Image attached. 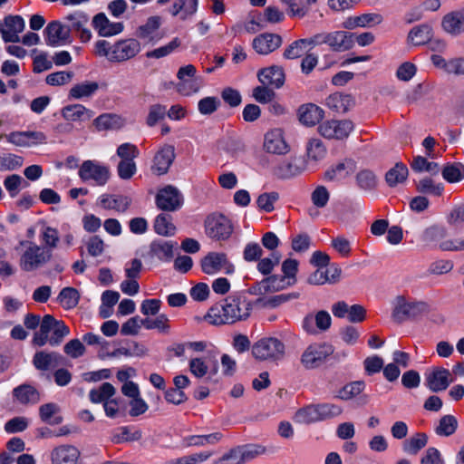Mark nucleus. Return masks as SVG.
I'll return each instance as SVG.
<instances>
[{"label": "nucleus", "instance_id": "nucleus-42", "mask_svg": "<svg viewBox=\"0 0 464 464\" xmlns=\"http://www.w3.org/2000/svg\"><path fill=\"white\" fill-rule=\"evenodd\" d=\"M93 123L98 130H117L123 126L121 116L110 113L100 115Z\"/></svg>", "mask_w": 464, "mask_h": 464}, {"label": "nucleus", "instance_id": "nucleus-55", "mask_svg": "<svg viewBox=\"0 0 464 464\" xmlns=\"http://www.w3.org/2000/svg\"><path fill=\"white\" fill-rule=\"evenodd\" d=\"M441 174L450 183L459 182L464 178V166L459 163L448 164L442 169Z\"/></svg>", "mask_w": 464, "mask_h": 464}, {"label": "nucleus", "instance_id": "nucleus-10", "mask_svg": "<svg viewBox=\"0 0 464 464\" xmlns=\"http://www.w3.org/2000/svg\"><path fill=\"white\" fill-rule=\"evenodd\" d=\"M229 324L246 320L252 309L251 303L244 296H228L224 300Z\"/></svg>", "mask_w": 464, "mask_h": 464}, {"label": "nucleus", "instance_id": "nucleus-52", "mask_svg": "<svg viewBox=\"0 0 464 464\" xmlns=\"http://www.w3.org/2000/svg\"><path fill=\"white\" fill-rule=\"evenodd\" d=\"M411 167L414 171L417 172L427 171L433 175H437L440 172V167L438 163L428 161V160L422 156L414 157L411 163Z\"/></svg>", "mask_w": 464, "mask_h": 464}, {"label": "nucleus", "instance_id": "nucleus-63", "mask_svg": "<svg viewBox=\"0 0 464 464\" xmlns=\"http://www.w3.org/2000/svg\"><path fill=\"white\" fill-rule=\"evenodd\" d=\"M320 421L337 417L342 414L343 408L333 403L316 404Z\"/></svg>", "mask_w": 464, "mask_h": 464}, {"label": "nucleus", "instance_id": "nucleus-14", "mask_svg": "<svg viewBox=\"0 0 464 464\" xmlns=\"http://www.w3.org/2000/svg\"><path fill=\"white\" fill-rule=\"evenodd\" d=\"M158 208L165 211H175L183 204V197L179 190L173 186H166L156 196Z\"/></svg>", "mask_w": 464, "mask_h": 464}, {"label": "nucleus", "instance_id": "nucleus-18", "mask_svg": "<svg viewBox=\"0 0 464 464\" xmlns=\"http://www.w3.org/2000/svg\"><path fill=\"white\" fill-rule=\"evenodd\" d=\"M452 382L450 370L442 367L434 368L426 376V385L433 392L445 391Z\"/></svg>", "mask_w": 464, "mask_h": 464}, {"label": "nucleus", "instance_id": "nucleus-8", "mask_svg": "<svg viewBox=\"0 0 464 464\" xmlns=\"http://www.w3.org/2000/svg\"><path fill=\"white\" fill-rule=\"evenodd\" d=\"M205 231L212 239L226 240L233 232V226L226 216L212 214L205 220Z\"/></svg>", "mask_w": 464, "mask_h": 464}, {"label": "nucleus", "instance_id": "nucleus-64", "mask_svg": "<svg viewBox=\"0 0 464 464\" xmlns=\"http://www.w3.org/2000/svg\"><path fill=\"white\" fill-rule=\"evenodd\" d=\"M447 221L455 230L464 229V206L454 208L450 212Z\"/></svg>", "mask_w": 464, "mask_h": 464}, {"label": "nucleus", "instance_id": "nucleus-5", "mask_svg": "<svg viewBox=\"0 0 464 464\" xmlns=\"http://www.w3.org/2000/svg\"><path fill=\"white\" fill-rule=\"evenodd\" d=\"M285 344L276 337H265L252 346V354L258 361L279 362L285 356Z\"/></svg>", "mask_w": 464, "mask_h": 464}, {"label": "nucleus", "instance_id": "nucleus-28", "mask_svg": "<svg viewBox=\"0 0 464 464\" xmlns=\"http://www.w3.org/2000/svg\"><path fill=\"white\" fill-rule=\"evenodd\" d=\"M257 77L262 84L276 89L284 85L285 79L283 68L277 65H272L260 70L257 73Z\"/></svg>", "mask_w": 464, "mask_h": 464}, {"label": "nucleus", "instance_id": "nucleus-11", "mask_svg": "<svg viewBox=\"0 0 464 464\" xmlns=\"http://www.w3.org/2000/svg\"><path fill=\"white\" fill-rule=\"evenodd\" d=\"M51 464H82V453L73 444L63 443L50 451Z\"/></svg>", "mask_w": 464, "mask_h": 464}, {"label": "nucleus", "instance_id": "nucleus-56", "mask_svg": "<svg viewBox=\"0 0 464 464\" xmlns=\"http://www.w3.org/2000/svg\"><path fill=\"white\" fill-rule=\"evenodd\" d=\"M416 189L422 194L440 196L443 186L442 184H436L430 178H423L416 183Z\"/></svg>", "mask_w": 464, "mask_h": 464}, {"label": "nucleus", "instance_id": "nucleus-39", "mask_svg": "<svg viewBox=\"0 0 464 464\" xmlns=\"http://www.w3.org/2000/svg\"><path fill=\"white\" fill-rule=\"evenodd\" d=\"M174 243L172 241L159 239L151 242L150 254L161 261H169L173 256Z\"/></svg>", "mask_w": 464, "mask_h": 464}, {"label": "nucleus", "instance_id": "nucleus-34", "mask_svg": "<svg viewBox=\"0 0 464 464\" xmlns=\"http://www.w3.org/2000/svg\"><path fill=\"white\" fill-rule=\"evenodd\" d=\"M61 358L57 353L41 351L34 355L33 364L37 370L49 371L60 365Z\"/></svg>", "mask_w": 464, "mask_h": 464}, {"label": "nucleus", "instance_id": "nucleus-45", "mask_svg": "<svg viewBox=\"0 0 464 464\" xmlns=\"http://www.w3.org/2000/svg\"><path fill=\"white\" fill-rule=\"evenodd\" d=\"M59 411L60 408L57 404L50 402L40 406L39 415L44 422L51 425H57L63 421V417L57 415Z\"/></svg>", "mask_w": 464, "mask_h": 464}, {"label": "nucleus", "instance_id": "nucleus-21", "mask_svg": "<svg viewBox=\"0 0 464 464\" xmlns=\"http://www.w3.org/2000/svg\"><path fill=\"white\" fill-rule=\"evenodd\" d=\"M264 150L271 154H285L289 150L283 130L274 129L266 132L264 139Z\"/></svg>", "mask_w": 464, "mask_h": 464}, {"label": "nucleus", "instance_id": "nucleus-24", "mask_svg": "<svg viewBox=\"0 0 464 464\" xmlns=\"http://www.w3.org/2000/svg\"><path fill=\"white\" fill-rule=\"evenodd\" d=\"M442 30L452 35L458 36L464 33V9L451 11L441 19Z\"/></svg>", "mask_w": 464, "mask_h": 464}, {"label": "nucleus", "instance_id": "nucleus-17", "mask_svg": "<svg viewBox=\"0 0 464 464\" xmlns=\"http://www.w3.org/2000/svg\"><path fill=\"white\" fill-rule=\"evenodd\" d=\"M448 231L440 225H432L426 227L420 236L421 241L429 246L438 247L441 251H452L450 248H444L447 242H454V239H447Z\"/></svg>", "mask_w": 464, "mask_h": 464}, {"label": "nucleus", "instance_id": "nucleus-12", "mask_svg": "<svg viewBox=\"0 0 464 464\" xmlns=\"http://www.w3.org/2000/svg\"><path fill=\"white\" fill-rule=\"evenodd\" d=\"M353 130V123L348 120L325 121L318 126L319 133L325 139L344 140Z\"/></svg>", "mask_w": 464, "mask_h": 464}, {"label": "nucleus", "instance_id": "nucleus-43", "mask_svg": "<svg viewBox=\"0 0 464 464\" xmlns=\"http://www.w3.org/2000/svg\"><path fill=\"white\" fill-rule=\"evenodd\" d=\"M205 320L212 325L229 324L224 302L213 305L205 315Z\"/></svg>", "mask_w": 464, "mask_h": 464}, {"label": "nucleus", "instance_id": "nucleus-41", "mask_svg": "<svg viewBox=\"0 0 464 464\" xmlns=\"http://www.w3.org/2000/svg\"><path fill=\"white\" fill-rule=\"evenodd\" d=\"M116 393V389L110 382H103L99 388L92 389L89 392V399L92 403L104 404Z\"/></svg>", "mask_w": 464, "mask_h": 464}, {"label": "nucleus", "instance_id": "nucleus-7", "mask_svg": "<svg viewBox=\"0 0 464 464\" xmlns=\"http://www.w3.org/2000/svg\"><path fill=\"white\" fill-rule=\"evenodd\" d=\"M265 452L259 445H245L232 448L212 464H243Z\"/></svg>", "mask_w": 464, "mask_h": 464}, {"label": "nucleus", "instance_id": "nucleus-37", "mask_svg": "<svg viewBox=\"0 0 464 464\" xmlns=\"http://www.w3.org/2000/svg\"><path fill=\"white\" fill-rule=\"evenodd\" d=\"M355 169L356 165L353 160H344L329 169L325 172L324 177L326 179L331 181L341 180L353 174Z\"/></svg>", "mask_w": 464, "mask_h": 464}, {"label": "nucleus", "instance_id": "nucleus-46", "mask_svg": "<svg viewBox=\"0 0 464 464\" xmlns=\"http://www.w3.org/2000/svg\"><path fill=\"white\" fill-rule=\"evenodd\" d=\"M223 438L221 432H214L208 435H192L183 439L185 447L204 446L205 444H216Z\"/></svg>", "mask_w": 464, "mask_h": 464}, {"label": "nucleus", "instance_id": "nucleus-6", "mask_svg": "<svg viewBox=\"0 0 464 464\" xmlns=\"http://www.w3.org/2000/svg\"><path fill=\"white\" fill-rule=\"evenodd\" d=\"M28 246L23 253L20 258V267L26 272H31L38 269L52 258V252L50 249L38 246L36 244L27 242Z\"/></svg>", "mask_w": 464, "mask_h": 464}, {"label": "nucleus", "instance_id": "nucleus-53", "mask_svg": "<svg viewBox=\"0 0 464 464\" xmlns=\"http://www.w3.org/2000/svg\"><path fill=\"white\" fill-rule=\"evenodd\" d=\"M181 44L179 38H173L168 44L146 53L147 58L160 59L168 56L176 51Z\"/></svg>", "mask_w": 464, "mask_h": 464}, {"label": "nucleus", "instance_id": "nucleus-2", "mask_svg": "<svg viewBox=\"0 0 464 464\" xmlns=\"http://www.w3.org/2000/svg\"><path fill=\"white\" fill-rule=\"evenodd\" d=\"M392 318L394 322L399 324L407 320L416 319L430 312L429 303L415 300L404 295L395 296L392 302Z\"/></svg>", "mask_w": 464, "mask_h": 464}, {"label": "nucleus", "instance_id": "nucleus-60", "mask_svg": "<svg viewBox=\"0 0 464 464\" xmlns=\"http://www.w3.org/2000/svg\"><path fill=\"white\" fill-rule=\"evenodd\" d=\"M167 114V108L162 104H152L149 107L146 123L149 127L155 126L162 121Z\"/></svg>", "mask_w": 464, "mask_h": 464}, {"label": "nucleus", "instance_id": "nucleus-19", "mask_svg": "<svg viewBox=\"0 0 464 464\" xmlns=\"http://www.w3.org/2000/svg\"><path fill=\"white\" fill-rule=\"evenodd\" d=\"M6 140L15 146L31 147L46 142V135L43 131H13L5 136Z\"/></svg>", "mask_w": 464, "mask_h": 464}, {"label": "nucleus", "instance_id": "nucleus-27", "mask_svg": "<svg viewBox=\"0 0 464 464\" xmlns=\"http://www.w3.org/2000/svg\"><path fill=\"white\" fill-rule=\"evenodd\" d=\"M14 401L28 406L37 404L41 401L40 392L31 384H21L12 392Z\"/></svg>", "mask_w": 464, "mask_h": 464}, {"label": "nucleus", "instance_id": "nucleus-26", "mask_svg": "<svg viewBox=\"0 0 464 464\" xmlns=\"http://www.w3.org/2000/svg\"><path fill=\"white\" fill-rule=\"evenodd\" d=\"M160 24L161 18L160 16H150L144 24L138 27L136 35L148 44H155L161 39V36L158 34Z\"/></svg>", "mask_w": 464, "mask_h": 464}, {"label": "nucleus", "instance_id": "nucleus-47", "mask_svg": "<svg viewBox=\"0 0 464 464\" xmlns=\"http://www.w3.org/2000/svg\"><path fill=\"white\" fill-rule=\"evenodd\" d=\"M294 421L300 424H310L320 421L316 404H310L299 409L294 415Z\"/></svg>", "mask_w": 464, "mask_h": 464}, {"label": "nucleus", "instance_id": "nucleus-9", "mask_svg": "<svg viewBox=\"0 0 464 464\" xmlns=\"http://www.w3.org/2000/svg\"><path fill=\"white\" fill-rule=\"evenodd\" d=\"M110 169L107 166L92 160H85L79 169V177L82 181L92 180L97 186H103L110 179Z\"/></svg>", "mask_w": 464, "mask_h": 464}, {"label": "nucleus", "instance_id": "nucleus-48", "mask_svg": "<svg viewBox=\"0 0 464 464\" xmlns=\"http://www.w3.org/2000/svg\"><path fill=\"white\" fill-rule=\"evenodd\" d=\"M99 89L96 82H83L72 86L69 92V95L74 99H82L91 97Z\"/></svg>", "mask_w": 464, "mask_h": 464}, {"label": "nucleus", "instance_id": "nucleus-4", "mask_svg": "<svg viewBox=\"0 0 464 464\" xmlns=\"http://www.w3.org/2000/svg\"><path fill=\"white\" fill-rule=\"evenodd\" d=\"M334 348L328 343H312L300 355V364L307 371L316 370L326 363Z\"/></svg>", "mask_w": 464, "mask_h": 464}, {"label": "nucleus", "instance_id": "nucleus-36", "mask_svg": "<svg viewBox=\"0 0 464 464\" xmlns=\"http://www.w3.org/2000/svg\"><path fill=\"white\" fill-rule=\"evenodd\" d=\"M325 104L335 112L345 113L353 106L354 102L350 94L335 92L326 98Z\"/></svg>", "mask_w": 464, "mask_h": 464}, {"label": "nucleus", "instance_id": "nucleus-1", "mask_svg": "<svg viewBox=\"0 0 464 464\" xmlns=\"http://www.w3.org/2000/svg\"><path fill=\"white\" fill-rule=\"evenodd\" d=\"M141 51L138 39L125 38L111 43L98 40L93 44V54L112 63H122L135 58Z\"/></svg>", "mask_w": 464, "mask_h": 464}, {"label": "nucleus", "instance_id": "nucleus-35", "mask_svg": "<svg viewBox=\"0 0 464 464\" xmlns=\"http://www.w3.org/2000/svg\"><path fill=\"white\" fill-rule=\"evenodd\" d=\"M131 199L122 195H102L100 198V205L105 209H113L117 212L123 213L130 206Z\"/></svg>", "mask_w": 464, "mask_h": 464}, {"label": "nucleus", "instance_id": "nucleus-44", "mask_svg": "<svg viewBox=\"0 0 464 464\" xmlns=\"http://www.w3.org/2000/svg\"><path fill=\"white\" fill-rule=\"evenodd\" d=\"M409 170L401 162L395 164L385 175V180L390 187H395L398 184L403 183L408 177Z\"/></svg>", "mask_w": 464, "mask_h": 464}, {"label": "nucleus", "instance_id": "nucleus-33", "mask_svg": "<svg viewBox=\"0 0 464 464\" xmlns=\"http://www.w3.org/2000/svg\"><path fill=\"white\" fill-rule=\"evenodd\" d=\"M228 265L224 253L211 252L201 260V267L205 274L214 275Z\"/></svg>", "mask_w": 464, "mask_h": 464}, {"label": "nucleus", "instance_id": "nucleus-29", "mask_svg": "<svg viewBox=\"0 0 464 464\" xmlns=\"http://www.w3.org/2000/svg\"><path fill=\"white\" fill-rule=\"evenodd\" d=\"M354 44L353 34L346 31H334L328 33L326 44L334 52L350 50Z\"/></svg>", "mask_w": 464, "mask_h": 464}, {"label": "nucleus", "instance_id": "nucleus-20", "mask_svg": "<svg viewBox=\"0 0 464 464\" xmlns=\"http://www.w3.org/2000/svg\"><path fill=\"white\" fill-rule=\"evenodd\" d=\"M175 159V149L172 145H164L155 154L151 171L156 175L166 174Z\"/></svg>", "mask_w": 464, "mask_h": 464}, {"label": "nucleus", "instance_id": "nucleus-57", "mask_svg": "<svg viewBox=\"0 0 464 464\" xmlns=\"http://www.w3.org/2000/svg\"><path fill=\"white\" fill-rule=\"evenodd\" d=\"M58 300L63 307L66 309L73 308L79 302L78 291L72 287H65L60 292Z\"/></svg>", "mask_w": 464, "mask_h": 464}, {"label": "nucleus", "instance_id": "nucleus-58", "mask_svg": "<svg viewBox=\"0 0 464 464\" xmlns=\"http://www.w3.org/2000/svg\"><path fill=\"white\" fill-rule=\"evenodd\" d=\"M365 388V383L362 381H356L348 383L343 389L338 392L337 397L343 400L348 401L356 395L360 394Z\"/></svg>", "mask_w": 464, "mask_h": 464}, {"label": "nucleus", "instance_id": "nucleus-23", "mask_svg": "<svg viewBox=\"0 0 464 464\" xmlns=\"http://www.w3.org/2000/svg\"><path fill=\"white\" fill-rule=\"evenodd\" d=\"M294 285V280H290L285 276L274 275L266 277L260 281L255 287L256 293L266 294L284 290Z\"/></svg>", "mask_w": 464, "mask_h": 464}, {"label": "nucleus", "instance_id": "nucleus-16", "mask_svg": "<svg viewBox=\"0 0 464 464\" xmlns=\"http://www.w3.org/2000/svg\"><path fill=\"white\" fill-rule=\"evenodd\" d=\"M47 45L61 46L71 43L70 28L58 21H53L44 30Z\"/></svg>", "mask_w": 464, "mask_h": 464}, {"label": "nucleus", "instance_id": "nucleus-38", "mask_svg": "<svg viewBox=\"0 0 464 464\" xmlns=\"http://www.w3.org/2000/svg\"><path fill=\"white\" fill-rule=\"evenodd\" d=\"M62 115L66 121H86L92 118L93 112L82 104H72L65 106L62 110Z\"/></svg>", "mask_w": 464, "mask_h": 464}, {"label": "nucleus", "instance_id": "nucleus-51", "mask_svg": "<svg viewBox=\"0 0 464 464\" xmlns=\"http://www.w3.org/2000/svg\"><path fill=\"white\" fill-rule=\"evenodd\" d=\"M154 229L157 234L168 237L174 235L176 227L169 215L160 214L155 219Z\"/></svg>", "mask_w": 464, "mask_h": 464}, {"label": "nucleus", "instance_id": "nucleus-40", "mask_svg": "<svg viewBox=\"0 0 464 464\" xmlns=\"http://www.w3.org/2000/svg\"><path fill=\"white\" fill-rule=\"evenodd\" d=\"M432 36V28L429 24H420L413 27L409 34L408 41L413 45H421L428 43Z\"/></svg>", "mask_w": 464, "mask_h": 464}, {"label": "nucleus", "instance_id": "nucleus-22", "mask_svg": "<svg viewBox=\"0 0 464 464\" xmlns=\"http://www.w3.org/2000/svg\"><path fill=\"white\" fill-rule=\"evenodd\" d=\"M282 44L279 34L264 33L254 38L252 46L254 50L263 55H266L276 50Z\"/></svg>", "mask_w": 464, "mask_h": 464}, {"label": "nucleus", "instance_id": "nucleus-15", "mask_svg": "<svg viewBox=\"0 0 464 464\" xmlns=\"http://www.w3.org/2000/svg\"><path fill=\"white\" fill-rule=\"evenodd\" d=\"M24 29V21L20 15H7L0 21V34L5 43L20 42L19 34Z\"/></svg>", "mask_w": 464, "mask_h": 464}, {"label": "nucleus", "instance_id": "nucleus-49", "mask_svg": "<svg viewBox=\"0 0 464 464\" xmlns=\"http://www.w3.org/2000/svg\"><path fill=\"white\" fill-rule=\"evenodd\" d=\"M458 428V420L455 416L448 414L442 416L437 427L435 432L439 436L449 437L455 433Z\"/></svg>", "mask_w": 464, "mask_h": 464}, {"label": "nucleus", "instance_id": "nucleus-25", "mask_svg": "<svg viewBox=\"0 0 464 464\" xmlns=\"http://www.w3.org/2000/svg\"><path fill=\"white\" fill-rule=\"evenodd\" d=\"M332 324V318L328 312L319 311L315 315L308 314L304 320L302 326L304 330L308 334H315L316 329L325 332L327 331Z\"/></svg>", "mask_w": 464, "mask_h": 464}, {"label": "nucleus", "instance_id": "nucleus-61", "mask_svg": "<svg viewBox=\"0 0 464 464\" xmlns=\"http://www.w3.org/2000/svg\"><path fill=\"white\" fill-rule=\"evenodd\" d=\"M427 436L424 433H417L404 442L403 450L411 454H417L427 444Z\"/></svg>", "mask_w": 464, "mask_h": 464}, {"label": "nucleus", "instance_id": "nucleus-13", "mask_svg": "<svg viewBox=\"0 0 464 464\" xmlns=\"http://www.w3.org/2000/svg\"><path fill=\"white\" fill-rule=\"evenodd\" d=\"M303 160L300 158L290 156L279 160L272 169V173L279 179H289L300 175L304 171Z\"/></svg>", "mask_w": 464, "mask_h": 464}, {"label": "nucleus", "instance_id": "nucleus-32", "mask_svg": "<svg viewBox=\"0 0 464 464\" xmlns=\"http://www.w3.org/2000/svg\"><path fill=\"white\" fill-rule=\"evenodd\" d=\"M92 24L102 36H112L122 32L121 23H111L102 13L96 14L92 19Z\"/></svg>", "mask_w": 464, "mask_h": 464}, {"label": "nucleus", "instance_id": "nucleus-50", "mask_svg": "<svg viewBox=\"0 0 464 464\" xmlns=\"http://www.w3.org/2000/svg\"><path fill=\"white\" fill-rule=\"evenodd\" d=\"M355 179L357 186L365 191L374 189L378 183L376 175L369 169H362L359 171L355 177Z\"/></svg>", "mask_w": 464, "mask_h": 464}, {"label": "nucleus", "instance_id": "nucleus-31", "mask_svg": "<svg viewBox=\"0 0 464 464\" xmlns=\"http://www.w3.org/2000/svg\"><path fill=\"white\" fill-rule=\"evenodd\" d=\"M324 116V110L314 103L301 105L298 109L299 121L306 126H314Z\"/></svg>", "mask_w": 464, "mask_h": 464}, {"label": "nucleus", "instance_id": "nucleus-30", "mask_svg": "<svg viewBox=\"0 0 464 464\" xmlns=\"http://www.w3.org/2000/svg\"><path fill=\"white\" fill-rule=\"evenodd\" d=\"M69 21V24L66 25L67 28H70L71 31H75L79 33V37L82 42L86 43L90 41L92 37L91 31L86 28L89 18L82 13L77 12L72 14H69L67 17Z\"/></svg>", "mask_w": 464, "mask_h": 464}, {"label": "nucleus", "instance_id": "nucleus-62", "mask_svg": "<svg viewBox=\"0 0 464 464\" xmlns=\"http://www.w3.org/2000/svg\"><path fill=\"white\" fill-rule=\"evenodd\" d=\"M281 259V254L277 251L272 252L270 257L259 259L257 270L265 276L269 275L274 267L277 266Z\"/></svg>", "mask_w": 464, "mask_h": 464}, {"label": "nucleus", "instance_id": "nucleus-54", "mask_svg": "<svg viewBox=\"0 0 464 464\" xmlns=\"http://www.w3.org/2000/svg\"><path fill=\"white\" fill-rule=\"evenodd\" d=\"M119 430L120 432H113L111 438V442L115 444L126 441L140 440L142 438V432L140 430H136L133 432H130L129 427H121Z\"/></svg>", "mask_w": 464, "mask_h": 464}, {"label": "nucleus", "instance_id": "nucleus-3", "mask_svg": "<svg viewBox=\"0 0 464 464\" xmlns=\"http://www.w3.org/2000/svg\"><path fill=\"white\" fill-rule=\"evenodd\" d=\"M69 334L70 330L63 321L56 320L51 314H45L42 319L40 330L34 334L33 342L37 346H44L47 343L52 346H57Z\"/></svg>", "mask_w": 464, "mask_h": 464}, {"label": "nucleus", "instance_id": "nucleus-59", "mask_svg": "<svg viewBox=\"0 0 464 464\" xmlns=\"http://www.w3.org/2000/svg\"><path fill=\"white\" fill-rule=\"evenodd\" d=\"M330 199V192L326 187L318 185L311 193V201L314 207L324 208Z\"/></svg>", "mask_w": 464, "mask_h": 464}]
</instances>
